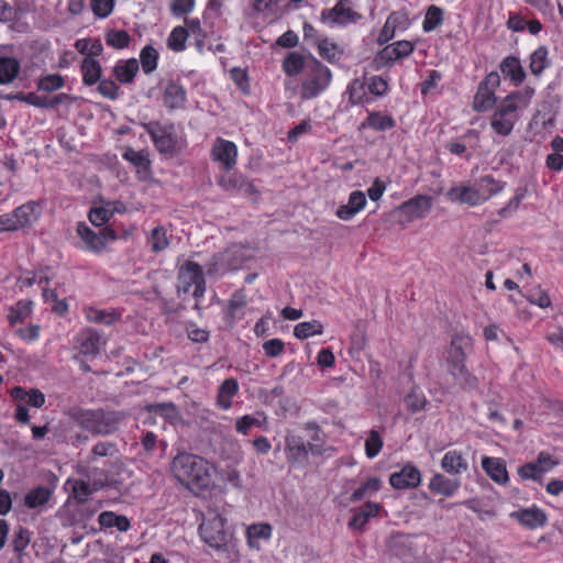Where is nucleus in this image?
<instances>
[{
    "mask_svg": "<svg viewBox=\"0 0 563 563\" xmlns=\"http://www.w3.org/2000/svg\"><path fill=\"white\" fill-rule=\"evenodd\" d=\"M170 470L176 479L196 495L209 494L216 487L217 467L201 456L179 453L173 459Z\"/></svg>",
    "mask_w": 563,
    "mask_h": 563,
    "instance_id": "f257e3e1",
    "label": "nucleus"
},
{
    "mask_svg": "<svg viewBox=\"0 0 563 563\" xmlns=\"http://www.w3.org/2000/svg\"><path fill=\"white\" fill-rule=\"evenodd\" d=\"M504 184L490 175H485L473 185L460 184L453 186L445 194L453 202L478 206L503 191Z\"/></svg>",
    "mask_w": 563,
    "mask_h": 563,
    "instance_id": "f03ea898",
    "label": "nucleus"
},
{
    "mask_svg": "<svg viewBox=\"0 0 563 563\" xmlns=\"http://www.w3.org/2000/svg\"><path fill=\"white\" fill-rule=\"evenodd\" d=\"M199 533L205 543L216 550L238 554L233 542V532L227 528V518L214 509H209L199 526Z\"/></svg>",
    "mask_w": 563,
    "mask_h": 563,
    "instance_id": "7ed1b4c3",
    "label": "nucleus"
},
{
    "mask_svg": "<svg viewBox=\"0 0 563 563\" xmlns=\"http://www.w3.org/2000/svg\"><path fill=\"white\" fill-rule=\"evenodd\" d=\"M472 346V338L466 334H456L453 336L446 357V371L454 380L463 388L475 386L473 377L465 366V354Z\"/></svg>",
    "mask_w": 563,
    "mask_h": 563,
    "instance_id": "20e7f679",
    "label": "nucleus"
},
{
    "mask_svg": "<svg viewBox=\"0 0 563 563\" xmlns=\"http://www.w3.org/2000/svg\"><path fill=\"white\" fill-rule=\"evenodd\" d=\"M332 71L317 58H310L300 84L301 99H314L331 85Z\"/></svg>",
    "mask_w": 563,
    "mask_h": 563,
    "instance_id": "39448f33",
    "label": "nucleus"
},
{
    "mask_svg": "<svg viewBox=\"0 0 563 563\" xmlns=\"http://www.w3.org/2000/svg\"><path fill=\"white\" fill-rule=\"evenodd\" d=\"M143 126L150 134L156 150L162 154H174L180 152L186 146L183 134L174 124L148 122Z\"/></svg>",
    "mask_w": 563,
    "mask_h": 563,
    "instance_id": "423d86ee",
    "label": "nucleus"
},
{
    "mask_svg": "<svg viewBox=\"0 0 563 563\" xmlns=\"http://www.w3.org/2000/svg\"><path fill=\"white\" fill-rule=\"evenodd\" d=\"M251 257L242 245H232L223 253H220L210 261L207 266V273L210 276H221L229 271L239 268V266Z\"/></svg>",
    "mask_w": 563,
    "mask_h": 563,
    "instance_id": "0eeeda50",
    "label": "nucleus"
},
{
    "mask_svg": "<svg viewBox=\"0 0 563 563\" xmlns=\"http://www.w3.org/2000/svg\"><path fill=\"white\" fill-rule=\"evenodd\" d=\"M194 287V296L202 297L205 294V279L201 267L191 261H186L178 271V291L188 292Z\"/></svg>",
    "mask_w": 563,
    "mask_h": 563,
    "instance_id": "6e6552de",
    "label": "nucleus"
},
{
    "mask_svg": "<svg viewBox=\"0 0 563 563\" xmlns=\"http://www.w3.org/2000/svg\"><path fill=\"white\" fill-rule=\"evenodd\" d=\"M82 427L97 434H109L115 431L118 418L114 413H104L101 411H82L78 416Z\"/></svg>",
    "mask_w": 563,
    "mask_h": 563,
    "instance_id": "1a4fd4ad",
    "label": "nucleus"
},
{
    "mask_svg": "<svg viewBox=\"0 0 563 563\" xmlns=\"http://www.w3.org/2000/svg\"><path fill=\"white\" fill-rule=\"evenodd\" d=\"M500 85L499 74L496 71L489 73L484 80L478 85L477 91L473 100V109L475 111L489 110L496 102V89Z\"/></svg>",
    "mask_w": 563,
    "mask_h": 563,
    "instance_id": "9d476101",
    "label": "nucleus"
},
{
    "mask_svg": "<svg viewBox=\"0 0 563 563\" xmlns=\"http://www.w3.org/2000/svg\"><path fill=\"white\" fill-rule=\"evenodd\" d=\"M361 15L347 1H340L333 8L324 10L321 14L322 22L329 26H345L356 22Z\"/></svg>",
    "mask_w": 563,
    "mask_h": 563,
    "instance_id": "9b49d317",
    "label": "nucleus"
},
{
    "mask_svg": "<svg viewBox=\"0 0 563 563\" xmlns=\"http://www.w3.org/2000/svg\"><path fill=\"white\" fill-rule=\"evenodd\" d=\"M309 452L312 454H321L322 453V444L321 443H308L306 444L303 439L296 434H288L286 437V454L287 459L294 463L303 462Z\"/></svg>",
    "mask_w": 563,
    "mask_h": 563,
    "instance_id": "f8f14e48",
    "label": "nucleus"
},
{
    "mask_svg": "<svg viewBox=\"0 0 563 563\" xmlns=\"http://www.w3.org/2000/svg\"><path fill=\"white\" fill-rule=\"evenodd\" d=\"M211 158L223 169L230 170L236 165L238 147L229 140L217 137L211 148Z\"/></svg>",
    "mask_w": 563,
    "mask_h": 563,
    "instance_id": "ddd939ff",
    "label": "nucleus"
},
{
    "mask_svg": "<svg viewBox=\"0 0 563 563\" xmlns=\"http://www.w3.org/2000/svg\"><path fill=\"white\" fill-rule=\"evenodd\" d=\"M411 25V19L407 10L395 11L387 18L379 35L380 44L390 41L397 33H402Z\"/></svg>",
    "mask_w": 563,
    "mask_h": 563,
    "instance_id": "4468645a",
    "label": "nucleus"
},
{
    "mask_svg": "<svg viewBox=\"0 0 563 563\" xmlns=\"http://www.w3.org/2000/svg\"><path fill=\"white\" fill-rule=\"evenodd\" d=\"M432 208V198L418 195L398 207V212L407 222L426 218Z\"/></svg>",
    "mask_w": 563,
    "mask_h": 563,
    "instance_id": "2eb2a0df",
    "label": "nucleus"
},
{
    "mask_svg": "<svg viewBox=\"0 0 563 563\" xmlns=\"http://www.w3.org/2000/svg\"><path fill=\"white\" fill-rule=\"evenodd\" d=\"M559 464V461L551 454L541 452L536 462L528 463L518 470L522 479H540L543 474L550 472Z\"/></svg>",
    "mask_w": 563,
    "mask_h": 563,
    "instance_id": "dca6fc26",
    "label": "nucleus"
},
{
    "mask_svg": "<svg viewBox=\"0 0 563 563\" xmlns=\"http://www.w3.org/2000/svg\"><path fill=\"white\" fill-rule=\"evenodd\" d=\"M106 345V340L95 330L86 329L76 339V349L79 356L95 357Z\"/></svg>",
    "mask_w": 563,
    "mask_h": 563,
    "instance_id": "f3484780",
    "label": "nucleus"
},
{
    "mask_svg": "<svg viewBox=\"0 0 563 563\" xmlns=\"http://www.w3.org/2000/svg\"><path fill=\"white\" fill-rule=\"evenodd\" d=\"M421 483V473L412 464H406L400 471L394 472L389 476V484L395 489H409L419 486Z\"/></svg>",
    "mask_w": 563,
    "mask_h": 563,
    "instance_id": "a211bd4d",
    "label": "nucleus"
},
{
    "mask_svg": "<svg viewBox=\"0 0 563 563\" xmlns=\"http://www.w3.org/2000/svg\"><path fill=\"white\" fill-rule=\"evenodd\" d=\"M98 481H90V478L67 481V485L71 487L73 495L76 499L84 501L89 495L99 490L108 484V476L104 472H99Z\"/></svg>",
    "mask_w": 563,
    "mask_h": 563,
    "instance_id": "6ab92c4d",
    "label": "nucleus"
},
{
    "mask_svg": "<svg viewBox=\"0 0 563 563\" xmlns=\"http://www.w3.org/2000/svg\"><path fill=\"white\" fill-rule=\"evenodd\" d=\"M536 95L534 88L526 86L525 88L514 91L506 96L500 104L509 110L515 115H518L520 111L527 109Z\"/></svg>",
    "mask_w": 563,
    "mask_h": 563,
    "instance_id": "aec40b11",
    "label": "nucleus"
},
{
    "mask_svg": "<svg viewBox=\"0 0 563 563\" xmlns=\"http://www.w3.org/2000/svg\"><path fill=\"white\" fill-rule=\"evenodd\" d=\"M413 49L415 45L410 41H397L384 47L378 53L376 60L379 64L387 65L409 56Z\"/></svg>",
    "mask_w": 563,
    "mask_h": 563,
    "instance_id": "412c9836",
    "label": "nucleus"
},
{
    "mask_svg": "<svg viewBox=\"0 0 563 563\" xmlns=\"http://www.w3.org/2000/svg\"><path fill=\"white\" fill-rule=\"evenodd\" d=\"M273 528L269 523L260 522L250 525L245 530L246 544L249 549L261 551L262 541H269Z\"/></svg>",
    "mask_w": 563,
    "mask_h": 563,
    "instance_id": "4be33fe9",
    "label": "nucleus"
},
{
    "mask_svg": "<svg viewBox=\"0 0 563 563\" xmlns=\"http://www.w3.org/2000/svg\"><path fill=\"white\" fill-rule=\"evenodd\" d=\"M517 120L518 115H515L499 103L492 117L490 126L496 133L506 136L511 133Z\"/></svg>",
    "mask_w": 563,
    "mask_h": 563,
    "instance_id": "5701e85b",
    "label": "nucleus"
},
{
    "mask_svg": "<svg viewBox=\"0 0 563 563\" xmlns=\"http://www.w3.org/2000/svg\"><path fill=\"white\" fill-rule=\"evenodd\" d=\"M366 202L365 194L360 190H354L350 194L347 203L340 206L335 214L339 219L349 221L365 208Z\"/></svg>",
    "mask_w": 563,
    "mask_h": 563,
    "instance_id": "b1692460",
    "label": "nucleus"
},
{
    "mask_svg": "<svg viewBox=\"0 0 563 563\" xmlns=\"http://www.w3.org/2000/svg\"><path fill=\"white\" fill-rule=\"evenodd\" d=\"M77 234L81 239L86 250L93 253H101L106 249V235L96 233L86 223H78Z\"/></svg>",
    "mask_w": 563,
    "mask_h": 563,
    "instance_id": "393cba45",
    "label": "nucleus"
},
{
    "mask_svg": "<svg viewBox=\"0 0 563 563\" xmlns=\"http://www.w3.org/2000/svg\"><path fill=\"white\" fill-rule=\"evenodd\" d=\"M41 213L42 207L34 201L24 203L13 210L19 230L32 225L38 220Z\"/></svg>",
    "mask_w": 563,
    "mask_h": 563,
    "instance_id": "a878e982",
    "label": "nucleus"
},
{
    "mask_svg": "<svg viewBox=\"0 0 563 563\" xmlns=\"http://www.w3.org/2000/svg\"><path fill=\"white\" fill-rule=\"evenodd\" d=\"M482 467L487 476L497 484L504 485L509 481L506 463L499 457H483Z\"/></svg>",
    "mask_w": 563,
    "mask_h": 563,
    "instance_id": "bb28decb",
    "label": "nucleus"
},
{
    "mask_svg": "<svg viewBox=\"0 0 563 563\" xmlns=\"http://www.w3.org/2000/svg\"><path fill=\"white\" fill-rule=\"evenodd\" d=\"M461 486L459 479H452L445 477L444 475L437 473L434 474L428 484V487L434 494L441 495L443 497H452L456 494Z\"/></svg>",
    "mask_w": 563,
    "mask_h": 563,
    "instance_id": "cd10ccee",
    "label": "nucleus"
},
{
    "mask_svg": "<svg viewBox=\"0 0 563 563\" xmlns=\"http://www.w3.org/2000/svg\"><path fill=\"white\" fill-rule=\"evenodd\" d=\"M510 517L529 529L539 528L547 521L545 514L537 507H530L515 511L510 515Z\"/></svg>",
    "mask_w": 563,
    "mask_h": 563,
    "instance_id": "c85d7f7f",
    "label": "nucleus"
},
{
    "mask_svg": "<svg viewBox=\"0 0 563 563\" xmlns=\"http://www.w3.org/2000/svg\"><path fill=\"white\" fill-rule=\"evenodd\" d=\"M499 68L504 77L509 78L516 86L520 85L526 79V71L521 62L515 56L505 57Z\"/></svg>",
    "mask_w": 563,
    "mask_h": 563,
    "instance_id": "c756f323",
    "label": "nucleus"
},
{
    "mask_svg": "<svg viewBox=\"0 0 563 563\" xmlns=\"http://www.w3.org/2000/svg\"><path fill=\"white\" fill-rule=\"evenodd\" d=\"M441 467L449 474L459 475L467 470L468 464L460 451L450 450L444 454L441 461Z\"/></svg>",
    "mask_w": 563,
    "mask_h": 563,
    "instance_id": "7c9ffc66",
    "label": "nucleus"
},
{
    "mask_svg": "<svg viewBox=\"0 0 563 563\" xmlns=\"http://www.w3.org/2000/svg\"><path fill=\"white\" fill-rule=\"evenodd\" d=\"M310 58L312 57H306L299 52H289L283 60V70L288 76H296L300 73H302L303 75L307 70V66Z\"/></svg>",
    "mask_w": 563,
    "mask_h": 563,
    "instance_id": "2f4dec72",
    "label": "nucleus"
},
{
    "mask_svg": "<svg viewBox=\"0 0 563 563\" xmlns=\"http://www.w3.org/2000/svg\"><path fill=\"white\" fill-rule=\"evenodd\" d=\"M239 383L235 378H228L219 386L217 395V405L223 409L229 410L232 407V400L239 393Z\"/></svg>",
    "mask_w": 563,
    "mask_h": 563,
    "instance_id": "473e14b6",
    "label": "nucleus"
},
{
    "mask_svg": "<svg viewBox=\"0 0 563 563\" xmlns=\"http://www.w3.org/2000/svg\"><path fill=\"white\" fill-rule=\"evenodd\" d=\"M379 510L380 506L378 504L371 501L366 503L357 511H355L349 521V527L355 530L363 529L371 518H374L378 515Z\"/></svg>",
    "mask_w": 563,
    "mask_h": 563,
    "instance_id": "72a5a7b5",
    "label": "nucleus"
},
{
    "mask_svg": "<svg viewBox=\"0 0 563 563\" xmlns=\"http://www.w3.org/2000/svg\"><path fill=\"white\" fill-rule=\"evenodd\" d=\"M267 423V417L264 412L257 411L252 415H244L236 419L235 430L238 433L247 435L253 428H264Z\"/></svg>",
    "mask_w": 563,
    "mask_h": 563,
    "instance_id": "f704fd0d",
    "label": "nucleus"
},
{
    "mask_svg": "<svg viewBox=\"0 0 563 563\" xmlns=\"http://www.w3.org/2000/svg\"><path fill=\"white\" fill-rule=\"evenodd\" d=\"M139 68L140 65L136 58L120 60L113 68V75L121 84H129L133 81Z\"/></svg>",
    "mask_w": 563,
    "mask_h": 563,
    "instance_id": "c9c22d12",
    "label": "nucleus"
},
{
    "mask_svg": "<svg viewBox=\"0 0 563 563\" xmlns=\"http://www.w3.org/2000/svg\"><path fill=\"white\" fill-rule=\"evenodd\" d=\"M10 394L15 401L26 402L35 408H41L45 402V396L38 389L25 390L24 388L16 386L11 389Z\"/></svg>",
    "mask_w": 563,
    "mask_h": 563,
    "instance_id": "e433bc0d",
    "label": "nucleus"
},
{
    "mask_svg": "<svg viewBox=\"0 0 563 563\" xmlns=\"http://www.w3.org/2000/svg\"><path fill=\"white\" fill-rule=\"evenodd\" d=\"M122 156L136 167L137 174L141 178H146L148 176L151 162L146 152L126 147Z\"/></svg>",
    "mask_w": 563,
    "mask_h": 563,
    "instance_id": "4c0bfd02",
    "label": "nucleus"
},
{
    "mask_svg": "<svg viewBox=\"0 0 563 563\" xmlns=\"http://www.w3.org/2000/svg\"><path fill=\"white\" fill-rule=\"evenodd\" d=\"M20 62L10 56H0V85L11 84L19 75Z\"/></svg>",
    "mask_w": 563,
    "mask_h": 563,
    "instance_id": "58836bf2",
    "label": "nucleus"
},
{
    "mask_svg": "<svg viewBox=\"0 0 563 563\" xmlns=\"http://www.w3.org/2000/svg\"><path fill=\"white\" fill-rule=\"evenodd\" d=\"M120 202H107L103 206L95 207L90 210L89 220L96 227L103 225L114 212L121 211Z\"/></svg>",
    "mask_w": 563,
    "mask_h": 563,
    "instance_id": "ea45409f",
    "label": "nucleus"
},
{
    "mask_svg": "<svg viewBox=\"0 0 563 563\" xmlns=\"http://www.w3.org/2000/svg\"><path fill=\"white\" fill-rule=\"evenodd\" d=\"M316 46L319 55L329 63H335L342 55L340 46L328 37H318L316 40Z\"/></svg>",
    "mask_w": 563,
    "mask_h": 563,
    "instance_id": "a19ab883",
    "label": "nucleus"
},
{
    "mask_svg": "<svg viewBox=\"0 0 563 563\" xmlns=\"http://www.w3.org/2000/svg\"><path fill=\"white\" fill-rule=\"evenodd\" d=\"M164 101L170 109L181 108L186 102L185 88L176 82L168 84L165 89Z\"/></svg>",
    "mask_w": 563,
    "mask_h": 563,
    "instance_id": "79ce46f5",
    "label": "nucleus"
},
{
    "mask_svg": "<svg viewBox=\"0 0 563 563\" xmlns=\"http://www.w3.org/2000/svg\"><path fill=\"white\" fill-rule=\"evenodd\" d=\"M366 126L375 131H386L395 126V120L393 119V117L388 114H383L380 112H371L367 115L366 121L362 123L361 129H364Z\"/></svg>",
    "mask_w": 563,
    "mask_h": 563,
    "instance_id": "37998d69",
    "label": "nucleus"
},
{
    "mask_svg": "<svg viewBox=\"0 0 563 563\" xmlns=\"http://www.w3.org/2000/svg\"><path fill=\"white\" fill-rule=\"evenodd\" d=\"M323 324L319 320L300 322L294 328V335L299 340H306L311 336L323 333Z\"/></svg>",
    "mask_w": 563,
    "mask_h": 563,
    "instance_id": "c03bdc74",
    "label": "nucleus"
},
{
    "mask_svg": "<svg viewBox=\"0 0 563 563\" xmlns=\"http://www.w3.org/2000/svg\"><path fill=\"white\" fill-rule=\"evenodd\" d=\"M444 21V11L438 5L428 7L424 19L422 22V30L426 33L433 32L440 25L443 24Z\"/></svg>",
    "mask_w": 563,
    "mask_h": 563,
    "instance_id": "a18cd8bd",
    "label": "nucleus"
},
{
    "mask_svg": "<svg viewBox=\"0 0 563 563\" xmlns=\"http://www.w3.org/2000/svg\"><path fill=\"white\" fill-rule=\"evenodd\" d=\"M82 79L86 85L96 84L101 76L99 62L91 57H85L81 64Z\"/></svg>",
    "mask_w": 563,
    "mask_h": 563,
    "instance_id": "49530a36",
    "label": "nucleus"
},
{
    "mask_svg": "<svg viewBox=\"0 0 563 563\" xmlns=\"http://www.w3.org/2000/svg\"><path fill=\"white\" fill-rule=\"evenodd\" d=\"M159 59L158 51L152 45H145L140 53V63L145 74H152L156 68Z\"/></svg>",
    "mask_w": 563,
    "mask_h": 563,
    "instance_id": "de8ad7c7",
    "label": "nucleus"
},
{
    "mask_svg": "<svg viewBox=\"0 0 563 563\" xmlns=\"http://www.w3.org/2000/svg\"><path fill=\"white\" fill-rule=\"evenodd\" d=\"M380 487L382 481L378 477H369L353 492L351 500L357 501L365 497H373L380 489Z\"/></svg>",
    "mask_w": 563,
    "mask_h": 563,
    "instance_id": "09e8293b",
    "label": "nucleus"
},
{
    "mask_svg": "<svg viewBox=\"0 0 563 563\" xmlns=\"http://www.w3.org/2000/svg\"><path fill=\"white\" fill-rule=\"evenodd\" d=\"M188 31L184 26H175L167 38V47L173 52H183L186 49Z\"/></svg>",
    "mask_w": 563,
    "mask_h": 563,
    "instance_id": "8fccbe9b",
    "label": "nucleus"
},
{
    "mask_svg": "<svg viewBox=\"0 0 563 563\" xmlns=\"http://www.w3.org/2000/svg\"><path fill=\"white\" fill-rule=\"evenodd\" d=\"M548 54L545 46H539L532 52L529 67L533 75H540L549 66Z\"/></svg>",
    "mask_w": 563,
    "mask_h": 563,
    "instance_id": "3c124183",
    "label": "nucleus"
},
{
    "mask_svg": "<svg viewBox=\"0 0 563 563\" xmlns=\"http://www.w3.org/2000/svg\"><path fill=\"white\" fill-rule=\"evenodd\" d=\"M51 489L40 486L30 490L25 496V505L29 508H37L45 505L51 497Z\"/></svg>",
    "mask_w": 563,
    "mask_h": 563,
    "instance_id": "603ef678",
    "label": "nucleus"
},
{
    "mask_svg": "<svg viewBox=\"0 0 563 563\" xmlns=\"http://www.w3.org/2000/svg\"><path fill=\"white\" fill-rule=\"evenodd\" d=\"M32 310L33 302L31 300L19 301L10 308L8 319L12 324L23 322L31 314Z\"/></svg>",
    "mask_w": 563,
    "mask_h": 563,
    "instance_id": "864d4df0",
    "label": "nucleus"
},
{
    "mask_svg": "<svg viewBox=\"0 0 563 563\" xmlns=\"http://www.w3.org/2000/svg\"><path fill=\"white\" fill-rule=\"evenodd\" d=\"M150 411L173 424L180 419L179 411L173 404L152 405Z\"/></svg>",
    "mask_w": 563,
    "mask_h": 563,
    "instance_id": "5fc2aeb1",
    "label": "nucleus"
},
{
    "mask_svg": "<svg viewBox=\"0 0 563 563\" xmlns=\"http://www.w3.org/2000/svg\"><path fill=\"white\" fill-rule=\"evenodd\" d=\"M148 244L154 252L166 250L169 245L167 230L164 227L155 228L148 238Z\"/></svg>",
    "mask_w": 563,
    "mask_h": 563,
    "instance_id": "6e6d98bb",
    "label": "nucleus"
},
{
    "mask_svg": "<svg viewBox=\"0 0 563 563\" xmlns=\"http://www.w3.org/2000/svg\"><path fill=\"white\" fill-rule=\"evenodd\" d=\"M43 298L45 302L52 303V309L58 314H64L68 310V305L64 299H58L59 292L57 289H49L46 286H42Z\"/></svg>",
    "mask_w": 563,
    "mask_h": 563,
    "instance_id": "4d7b16f0",
    "label": "nucleus"
},
{
    "mask_svg": "<svg viewBox=\"0 0 563 563\" xmlns=\"http://www.w3.org/2000/svg\"><path fill=\"white\" fill-rule=\"evenodd\" d=\"M383 438L376 430H371L365 440V454L368 459L376 457L383 449Z\"/></svg>",
    "mask_w": 563,
    "mask_h": 563,
    "instance_id": "13d9d810",
    "label": "nucleus"
},
{
    "mask_svg": "<svg viewBox=\"0 0 563 563\" xmlns=\"http://www.w3.org/2000/svg\"><path fill=\"white\" fill-rule=\"evenodd\" d=\"M64 84V78L60 75L51 74L40 78L37 87L40 90L52 92L63 88Z\"/></svg>",
    "mask_w": 563,
    "mask_h": 563,
    "instance_id": "bf43d9fd",
    "label": "nucleus"
},
{
    "mask_svg": "<svg viewBox=\"0 0 563 563\" xmlns=\"http://www.w3.org/2000/svg\"><path fill=\"white\" fill-rule=\"evenodd\" d=\"M107 44L114 48H124L130 43V35L124 30H112L106 35Z\"/></svg>",
    "mask_w": 563,
    "mask_h": 563,
    "instance_id": "052dcab7",
    "label": "nucleus"
},
{
    "mask_svg": "<svg viewBox=\"0 0 563 563\" xmlns=\"http://www.w3.org/2000/svg\"><path fill=\"white\" fill-rule=\"evenodd\" d=\"M85 314L88 321L97 323L110 324L115 319L114 314L92 307L86 308Z\"/></svg>",
    "mask_w": 563,
    "mask_h": 563,
    "instance_id": "680f3d73",
    "label": "nucleus"
},
{
    "mask_svg": "<svg viewBox=\"0 0 563 563\" xmlns=\"http://www.w3.org/2000/svg\"><path fill=\"white\" fill-rule=\"evenodd\" d=\"M219 185L228 191L241 189L244 185V178L239 174L227 173L220 177Z\"/></svg>",
    "mask_w": 563,
    "mask_h": 563,
    "instance_id": "e2e57ef3",
    "label": "nucleus"
},
{
    "mask_svg": "<svg viewBox=\"0 0 563 563\" xmlns=\"http://www.w3.org/2000/svg\"><path fill=\"white\" fill-rule=\"evenodd\" d=\"M90 7L96 16L104 19L114 8V0H90Z\"/></svg>",
    "mask_w": 563,
    "mask_h": 563,
    "instance_id": "0e129e2a",
    "label": "nucleus"
},
{
    "mask_svg": "<svg viewBox=\"0 0 563 563\" xmlns=\"http://www.w3.org/2000/svg\"><path fill=\"white\" fill-rule=\"evenodd\" d=\"M30 540H31V536H30L29 530H26L24 528H19L14 532V537H13V541H12L14 551L18 554H22L24 552V550L29 547Z\"/></svg>",
    "mask_w": 563,
    "mask_h": 563,
    "instance_id": "69168bd1",
    "label": "nucleus"
},
{
    "mask_svg": "<svg viewBox=\"0 0 563 563\" xmlns=\"http://www.w3.org/2000/svg\"><path fill=\"white\" fill-rule=\"evenodd\" d=\"M49 280H51V276L47 273L38 272V273L33 274V276L25 275V276L20 277L19 287L22 289V288L31 287L36 283H38L40 285H43V284L46 285L49 283Z\"/></svg>",
    "mask_w": 563,
    "mask_h": 563,
    "instance_id": "338daca9",
    "label": "nucleus"
},
{
    "mask_svg": "<svg viewBox=\"0 0 563 563\" xmlns=\"http://www.w3.org/2000/svg\"><path fill=\"white\" fill-rule=\"evenodd\" d=\"M195 8V0H173L170 10L174 15L183 16L190 13Z\"/></svg>",
    "mask_w": 563,
    "mask_h": 563,
    "instance_id": "774afa93",
    "label": "nucleus"
}]
</instances>
